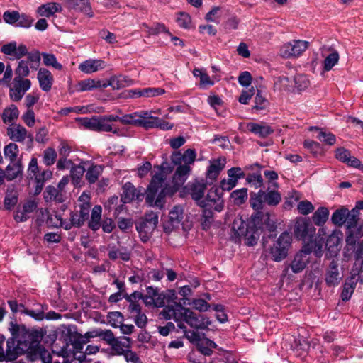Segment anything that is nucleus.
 I'll return each instance as SVG.
<instances>
[{"instance_id": "59", "label": "nucleus", "mask_w": 363, "mask_h": 363, "mask_svg": "<svg viewBox=\"0 0 363 363\" xmlns=\"http://www.w3.org/2000/svg\"><path fill=\"white\" fill-rule=\"evenodd\" d=\"M97 118L98 116L92 118H79L77 120L81 122V124L90 130L97 131Z\"/></svg>"}, {"instance_id": "37", "label": "nucleus", "mask_w": 363, "mask_h": 363, "mask_svg": "<svg viewBox=\"0 0 363 363\" xmlns=\"http://www.w3.org/2000/svg\"><path fill=\"white\" fill-rule=\"evenodd\" d=\"M198 350L206 356H210L213 351L212 349L216 348L217 345L212 340L208 338H203L196 345Z\"/></svg>"}, {"instance_id": "47", "label": "nucleus", "mask_w": 363, "mask_h": 363, "mask_svg": "<svg viewBox=\"0 0 363 363\" xmlns=\"http://www.w3.org/2000/svg\"><path fill=\"white\" fill-rule=\"evenodd\" d=\"M103 167L101 165H92L86 172V179L90 184H94L101 174Z\"/></svg>"}, {"instance_id": "38", "label": "nucleus", "mask_w": 363, "mask_h": 363, "mask_svg": "<svg viewBox=\"0 0 363 363\" xmlns=\"http://www.w3.org/2000/svg\"><path fill=\"white\" fill-rule=\"evenodd\" d=\"M69 342L73 346V352L77 353L83 351L84 346L88 343L86 337L77 333L70 337Z\"/></svg>"}, {"instance_id": "46", "label": "nucleus", "mask_w": 363, "mask_h": 363, "mask_svg": "<svg viewBox=\"0 0 363 363\" xmlns=\"http://www.w3.org/2000/svg\"><path fill=\"white\" fill-rule=\"evenodd\" d=\"M203 213L201 218V223L203 230H207L213 222V213L211 208H203Z\"/></svg>"}, {"instance_id": "10", "label": "nucleus", "mask_w": 363, "mask_h": 363, "mask_svg": "<svg viewBox=\"0 0 363 363\" xmlns=\"http://www.w3.org/2000/svg\"><path fill=\"white\" fill-rule=\"evenodd\" d=\"M18 340L19 346L22 347L27 351H35L38 347L40 341V335L37 330H27Z\"/></svg>"}, {"instance_id": "24", "label": "nucleus", "mask_w": 363, "mask_h": 363, "mask_svg": "<svg viewBox=\"0 0 363 363\" xmlns=\"http://www.w3.org/2000/svg\"><path fill=\"white\" fill-rule=\"evenodd\" d=\"M43 195L44 199L47 202L55 201L60 203H63L67 199V196L61 193L56 186L51 185L46 187Z\"/></svg>"}, {"instance_id": "1", "label": "nucleus", "mask_w": 363, "mask_h": 363, "mask_svg": "<svg viewBox=\"0 0 363 363\" xmlns=\"http://www.w3.org/2000/svg\"><path fill=\"white\" fill-rule=\"evenodd\" d=\"M160 315L165 320L173 319L180 329H186L184 323L196 329H206L211 323L205 315H197L189 308H186L177 303L166 306L160 312Z\"/></svg>"}, {"instance_id": "19", "label": "nucleus", "mask_w": 363, "mask_h": 363, "mask_svg": "<svg viewBox=\"0 0 363 363\" xmlns=\"http://www.w3.org/2000/svg\"><path fill=\"white\" fill-rule=\"evenodd\" d=\"M335 153L338 160L350 167L359 168L361 166L360 160L355 157H352L350 152L344 147L337 148Z\"/></svg>"}, {"instance_id": "25", "label": "nucleus", "mask_w": 363, "mask_h": 363, "mask_svg": "<svg viewBox=\"0 0 363 363\" xmlns=\"http://www.w3.org/2000/svg\"><path fill=\"white\" fill-rule=\"evenodd\" d=\"M62 8L61 5L55 2H49L42 4L38 8L37 12L39 16L50 18L55 13L61 12Z\"/></svg>"}, {"instance_id": "9", "label": "nucleus", "mask_w": 363, "mask_h": 363, "mask_svg": "<svg viewBox=\"0 0 363 363\" xmlns=\"http://www.w3.org/2000/svg\"><path fill=\"white\" fill-rule=\"evenodd\" d=\"M308 42L305 40H293L284 44L281 48V55L286 58L297 57L308 48Z\"/></svg>"}, {"instance_id": "30", "label": "nucleus", "mask_w": 363, "mask_h": 363, "mask_svg": "<svg viewBox=\"0 0 363 363\" xmlns=\"http://www.w3.org/2000/svg\"><path fill=\"white\" fill-rule=\"evenodd\" d=\"M84 222L85 221L79 217L78 211H75L71 212L69 221L61 220L60 225L65 230H70L72 227H81L84 225Z\"/></svg>"}, {"instance_id": "20", "label": "nucleus", "mask_w": 363, "mask_h": 363, "mask_svg": "<svg viewBox=\"0 0 363 363\" xmlns=\"http://www.w3.org/2000/svg\"><path fill=\"white\" fill-rule=\"evenodd\" d=\"M106 63L101 60L89 59L79 65V69L86 74H91L104 69Z\"/></svg>"}, {"instance_id": "13", "label": "nucleus", "mask_w": 363, "mask_h": 363, "mask_svg": "<svg viewBox=\"0 0 363 363\" xmlns=\"http://www.w3.org/2000/svg\"><path fill=\"white\" fill-rule=\"evenodd\" d=\"M311 250L307 247L296 253L290 264L291 269L294 273H298L303 271L309 261L308 255Z\"/></svg>"}, {"instance_id": "57", "label": "nucleus", "mask_w": 363, "mask_h": 363, "mask_svg": "<svg viewBox=\"0 0 363 363\" xmlns=\"http://www.w3.org/2000/svg\"><path fill=\"white\" fill-rule=\"evenodd\" d=\"M34 19L28 14L20 13L19 18L16 24V26L21 27L23 28H29L32 26Z\"/></svg>"}, {"instance_id": "55", "label": "nucleus", "mask_w": 363, "mask_h": 363, "mask_svg": "<svg viewBox=\"0 0 363 363\" xmlns=\"http://www.w3.org/2000/svg\"><path fill=\"white\" fill-rule=\"evenodd\" d=\"M339 60V54L337 51H333L329 54L324 60V69L330 71Z\"/></svg>"}, {"instance_id": "27", "label": "nucleus", "mask_w": 363, "mask_h": 363, "mask_svg": "<svg viewBox=\"0 0 363 363\" xmlns=\"http://www.w3.org/2000/svg\"><path fill=\"white\" fill-rule=\"evenodd\" d=\"M357 281L354 277L352 276L345 280L343 289L341 293V298L343 301H347L350 299L354 291Z\"/></svg>"}, {"instance_id": "18", "label": "nucleus", "mask_w": 363, "mask_h": 363, "mask_svg": "<svg viewBox=\"0 0 363 363\" xmlns=\"http://www.w3.org/2000/svg\"><path fill=\"white\" fill-rule=\"evenodd\" d=\"M325 276V280L328 286H335L340 284L342 276L339 272L337 262L335 260L331 261Z\"/></svg>"}, {"instance_id": "63", "label": "nucleus", "mask_w": 363, "mask_h": 363, "mask_svg": "<svg viewBox=\"0 0 363 363\" xmlns=\"http://www.w3.org/2000/svg\"><path fill=\"white\" fill-rule=\"evenodd\" d=\"M85 169L82 165H73L70 170V175L73 181L78 182L84 174Z\"/></svg>"}, {"instance_id": "7", "label": "nucleus", "mask_w": 363, "mask_h": 363, "mask_svg": "<svg viewBox=\"0 0 363 363\" xmlns=\"http://www.w3.org/2000/svg\"><path fill=\"white\" fill-rule=\"evenodd\" d=\"M222 191L218 187H212L208 192L206 197L199 201V206L202 208H213L218 212L222 211L224 208Z\"/></svg>"}, {"instance_id": "15", "label": "nucleus", "mask_w": 363, "mask_h": 363, "mask_svg": "<svg viewBox=\"0 0 363 363\" xmlns=\"http://www.w3.org/2000/svg\"><path fill=\"white\" fill-rule=\"evenodd\" d=\"M121 201L124 203H130L134 200L141 201L143 193L140 189H136L130 182H126L122 187Z\"/></svg>"}, {"instance_id": "52", "label": "nucleus", "mask_w": 363, "mask_h": 363, "mask_svg": "<svg viewBox=\"0 0 363 363\" xmlns=\"http://www.w3.org/2000/svg\"><path fill=\"white\" fill-rule=\"evenodd\" d=\"M158 117L143 116V118H139L138 125L145 128V129L153 128L157 127Z\"/></svg>"}, {"instance_id": "6", "label": "nucleus", "mask_w": 363, "mask_h": 363, "mask_svg": "<svg viewBox=\"0 0 363 363\" xmlns=\"http://www.w3.org/2000/svg\"><path fill=\"white\" fill-rule=\"evenodd\" d=\"M316 229L313 224L306 218H301L298 219L294 225V234L297 240H303L304 242H312Z\"/></svg>"}, {"instance_id": "14", "label": "nucleus", "mask_w": 363, "mask_h": 363, "mask_svg": "<svg viewBox=\"0 0 363 363\" xmlns=\"http://www.w3.org/2000/svg\"><path fill=\"white\" fill-rule=\"evenodd\" d=\"M7 135L11 140L18 143H23L27 138L33 141L32 135L28 134L27 130L18 123H12L7 128Z\"/></svg>"}, {"instance_id": "49", "label": "nucleus", "mask_w": 363, "mask_h": 363, "mask_svg": "<svg viewBox=\"0 0 363 363\" xmlns=\"http://www.w3.org/2000/svg\"><path fill=\"white\" fill-rule=\"evenodd\" d=\"M315 129L318 133L317 135V138L320 140L321 142L325 143L327 145H333L336 142V137L334 134L324 131L321 129H319L318 128H313Z\"/></svg>"}, {"instance_id": "12", "label": "nucleus", "mask_w": 363, "mask_h": 363, "mask_svg": "<svg viewBox=\"0 0 363 363\" xmlns=\"http://www.w3.org/2000/svg\"><path fill=\"white\" fill-rule=\"evenodd\" d=\"M228 179H223L220 182L222 191H230L234 188L240 179L245 177V173L240 167H232L228 170Z\"/></svg>"}, {"instance_id": "62", "label": "nucleus", "mask_w": 363, "mask_h": 363, "mask_svg": "<svg viewBox=\"0 0 363 363\" xmlns=\"http://www.w3.org/2000/svg\"><path fill=\"white\" fill-rule=\"evenodd\" d=\"M297 209L301 214L308 215L314 210V206L311 202L305 200L298 203Z\"/></svg>"}, {"instance_id": "53", "label": "nucleus", "mask_w": 363, "mask_h": 363, "mask_svg": "<svg viewBox=\"0 0 363 363\" xmlns=\"http://www.w3.org/2000/svg\"><path fill=\"white\" fill-rule=\"evenodd\" d=\"M57 159V152L52 147H48L43 152V161L46 166H51Z\"/></svg>"}, {"instance_id": "56", "label": "nucleus", "mask_w": 363, "mask_h": 363, "mask_svg": "<svg viewBox=\"0 0 363 363\" xmlns=\"http://www.w3.org/2000/svg\"><path fill=\"white\" fill-rule=\"evenodd\" d=\"M246 182L255 189L261 187L263 184V179L259 173L249 174L246 177Z\"/></svg>"}, {"instance_id": "29", "label": "nucleus", "mask_w": 363, "mask_h": 363, "mask_svg": "<svg viewBox=\"0 0 363 363\" xmlns=\"http://www.w3.org/2000/svg\"><path fill=\"white\" fill-rule=\"evenodd\" d=\"M329 210L326 207H319L313 213L312 220L314 225L322 227L325 225L329 218Z\"/></svg>"}, {"instance_id": "3", "label": "nucleus", "mask_w": 363, "mask_h": 363, "mask_svg": "<svg viewBox=\"0 0 363 363\" xmlns=\"http://www.w3.org/2000/svg\"><path fill=\"white\" fill-rule=\"evenodd\" d=\"M164 173L161 171L152 176L147 187L145 201L151 206L163 208L164 198L169 189L165 184Z\"/></svg>"}, {"instance_id": "31", "label": "nucleus", "mask_w": 363, "mask_h": 363, "mask_svg": "<svg viewBox=\"0 0 363 363\" xmlns=\"http://www.w3.org/2000/svg\"><path fill=\"white\" fill-rule=\"evenodd\" d=\"M164 90L161 88H145L143 89H135L132 91V97H153L162 95Z\"/></svg>"}, {"instance_id": "28", "label": "nucleus", "mask_w": 363, "mask_h": 363, "mask_svg": "<svg viewBox=\"0 0 363 363\" xmlns=\"http://www.w3.org/2000/svg\"><path fill=\"white\" fill-rule=\"evenodd\" d=\"M102 208L101 206H95L91 211V218L88 223V227L93 231H96L101 228Z\"/></svg>"}, {"instance_id": "45", "label": "nucleus", "mask_w": 363, "mask_h": 363, "mask_svg": "<svg viewBox=\"0 0 363 363\" xmlns=\"http://www.w3.org/2000/svg\"><path fill=\"white\" fill-rule=\"evenodd\" d=\"M230 198L235 205H242L247 199V189L246 188H242L235 190L230 194Z\"/></svg>"}, {"instance_id": "39", "label": "nucleus", "mask_w": 363, "mask_h": 363, "mask_svg": "<svg viewBox=\"0 0 363 363\" xmlns=\"http://www.w3.org/2000/svg\"><path fill=\"white\" fill-rule=\"evenodd\" d=\"M264 191L260 189L257 193H251L250 199V206L257 212L263 208L264 200Z\"/></svg>"}, {"instance_id": "23", "label": "nucleus", "mask_w": 363, "mask_h": 363, "mask_svg": "<svg viewBox=\"0 0 363 363\" xmlns=\"http://www.w3.org/2000/svg\"><path fill=\"white\" fill-rule=\"evenodd\" d=\"M110 346L114 354H123L130 347V338L124 336L116 337Z\"/></svg>"}, {"instance_id": "60", "label": "nucleus", "mask_w": 363, "mask_h": 363, "mask_svg": "<svg viewBox=\"0 0 363 363\" xmlns=\"http://www.w3.org/2000/svg\"><path fill=\"white\" fill-rule=\"evenodd\" d=\"M18 18L19 12L18 11H6L3 14V19L8 24L16 26Z\"/></svg>"}, {"instance_id": "32", "label": "nucleus", "mask_w": 363, "mask_h": 363, "mask_svg": "<svg viewBox=\"0 0 363 363\" xmlns=\"http://www.w3.org/2000/svg\"><path fill=\"white\" fill-rule=\"evenodd\" d=\"M206 189V184L203 182H196L191 185L190 194L198 204L203 199Z\"/></svg>"}, {"instance_id": "43", "label": "nucleus", "mask_w": 363, "mask_h": 363, "mask_svg": "<svg viewBox=\"0 0 363 363\" xmlns=\"http://www.w3.org/2000/svg\"><path fill=\"white\" fill-rule=\"evenodd\" d=\"M158 223V215L152 211L147 212L145 214V218L138 225H144L145 227H148L150 229H153L157 227Z\"/></svg>"}, {"instance_id": "21", "label": "nucleus", "mask_w": 363, "mask_h": 363, "mask_svg": "<svg viewBox=\"0 0 363 363\" xmlns=\"http://www.w3.org/2000/svg\"><path fill=\"white\" fill-rule=\"evenodd\" d=\"M37 77L40 89L44 91H49L54 82L52 73L45 68H40Z\"/></svg>"}, {"instance_id": "17", "label": "nucleus", "mask_w": 363, "mask_h": 363, "mask_svg": "<svg viewBox=\"0 0 363 363\" xmlns=\"http://www.w3.org/2000/svg\"><path fill=\"white\" fill-rule=\"evenodd\" d=\"M225 158L220 157L211 161L206 174L207 183L209 184H213L225 167Z\"/></svg>"}, {"instance_id": "54", "label": "nucleus", "mask_w": 363, "mask_h": 363, "mask_svg": "<svg viewBox=\"0 0 363 363\" xmlns=\"http://www.w3.org/2000/svg\"><path fill=\"white\" fill-rule=\"evenodd\" d=\"M295 86L299 91H303L310 86V80L306 75L297 74L294 77Z\"/></svg>"}, {"instance_id": "5", "label": "nucleus", "mask_w": 363, "mask_h": 363, "mask_svg": "<svg viewBox=\"0 0 363 363\" xmlns=\"http://www.w3.org/2000/svg\"><path fill=\"white\" fill-rule=\"evenodd\" d=\"M291 235L288 232L282 233L270 248L272 259L275 262H280L285 259L291 243Z\"/></svg>"}, {"instance_id": "4", "label": "nucleus", "mask_w": 363, "mask_h": 363, "mask_svg": "<svg viewBox=\"0 0 363 363\" xmlns=\"http://www.w3.org/2000/svg\"><path fill=\"white\" fill-rule=\"evenodd\" d=\"M363 233L359 230L347 232L346 245L345 247L347 256H353L359 259L363 253Z\"/></svg>"}, {"instance_id": "33", "label": "nucleus", "mask_w": 363, "mask_h": 363, "mask_svg": "<svg viewBox=\"0 0 363 363\" xmlns=\"http://www.w3.org/2000/svg\"><path fill=\"white\" fill-rule=\"evenodd\" d=\"M359 212L356 208H353L350 211L347 210L346 221L345 223L347 231L359 230V229H356L359 220Z\"/></svg>"}, {"instance_id": "40", "label": "nucleus", "mask_w": 363, "mask_h": 363, "mask_svg": "<svg viewBox=\"0 0 363 363\" xmlns=\"http://www.w3.org/2000/svg\"><path fill=\"white\" fill-rule=\"evenodd\" d=\"M52 173L50 170H43L40 173H37L34 177L36 182L35 192L39 194L44 186L45 182L51 178Z\"/></svg>"}, {"instance_id": "48", "label": "nucleus", "mask_w": 363, "mask_h": 363, "mask_svg": "<svg viewBox=\"0 0 363 363\" xmlns=\"http://www.w3.org/2000/svg\"><path fill=\"white\" fill-rule=\"evenodd\" d=\"M18 152V147L14 143H9L4 149L5 157L9 159L11 162L16 161Z\"/></svg>"}, {"instance_id": "34", "label": "nucleus", "mask_w": 363, "mask_h": 363, "mask_svg": "<svg viewBox=\"0 0 363 363\" xmlns=\"http://www.w3.org/2000/svg\"><path fill=\"white\" fill-rule=\"evenodd\" d=\"M263 197L264 202L272 206H277L281 200L280 193L277 190L269 189V188L264 191Z\"/></svg>"}, {"instance_id": "50", "label": "nucleus", "mask_w": 363, "mask_h": 363, "mask_svg": "<svg viewBox=\"0 0 363 363\" xmlns=\"http://www.w3.org/2000/svg\"><path fill=\"white\" fill-rule=\"evenodd\" d=\"M97 131L116 133L117 129L113 128V125L108 122L104 116H101L97 118Z\"/></svg>"}, {"instance_id": "36", "label": "nucleus", "mask_w": 363, "mask_h": 363, "mask_svg": "<svg viewBox=\"0 0 363 363\" xmlns=\"http://www.w3.org/2000/svg\"><path fill=\"white\" fill-rule=\"evenodd\" d=\"M18 116L19 111L17 106L14 104H11L4 110L1 117L4 123H9L16 120Z\"/></svg>"}, {"instance_id": "26", "label": "nucleus", "mask_w": 363, "mask_h": 363, "mask_svg": "<svg viewBox=\"0 0 363 363\" xmlns=\"http://www.w3.org/2000/svg\"><path fill=\"white\" fill-rule=\"evenodd\" d=\"M196 159V152L193 149L186 150L183 155L180 152L174 154L172 156V161L175 164H179L182 160L186 164H191L194 162Z\"/></svg>"}, {"instance_id": "42", "label": "nucleus", "mask_w": 363, "mask_h": 363, "mask_svg": "<svg viewBox=\"0 0 363 363\" xmlns=\"http://www.w3.org/2000/svg\"><path fill=\"white\" fill-rule=\"evenodd\" d=\"M347 214V209L341 208L337 209L333 212L331 216V221L337 226H342L346 221V216Z\"/></svg>"}, {"instance_id": "61", "label": "nucleus", "mask_w": 363, "mask_h": 363, "mask_svg": "<svg viewBox=\"0 0 363 363\" xmlns=\"http://www.w3.org/2000/svg\"><path fill=\"white\" fill-rule=\"evenodd\" d=\"M178 25L185 29H189L191 26V18L186 13H180L177 18Z\"/></svg>"}, {"instance_id": "8", "label": "nucleus", "mask_w": 363, "mask_h": 363, "mask_svg": "<svg viewBox=\"0 0 363 363\" xmlns=\"http://www.w3.org/2000/svg\"><path fill=\"white\" fill-rule=\"evenodd\" d=\"M30 86L31 82L30 79L15 77L13 82L9 84V96L11 99L13 101H21Z\"/></svg>"}, {"instance_id": "35", "label": "nucleus", "mask_w": 363, "mask_h": 363, "mask_svg": "<svg viewBox=\"0 0 363 363\" xmlns=\"http://www.w3.org/2000/svg\"><path fill=\"white\" fill-rule=\"evenodd\" d=\"M190 170L191 168L188 164H184L183 165H179L177 168L174 175V180L176 184L178 185L183 184L186 182Z\"/></svg>"}, {"instance_id": "16", "label": "nucleus", "mask_w": 363, "mask_h": 363, "mask_svg": "<svg viewBox=\"0 0 363 363\" xmlns=\"http://www.w3.org/2000/svg\"><path fill=\"white\" fill-rule=\"evenodd\" d=\"M115 79H111L108 82L101 81L99 79H86L82 80L77 84V90L79 91H91L94 89L106 88L108 86H113Z\"/></svg>"}, {"instance_id": "58", "label": "nucleus", "mask_w": 363, "mask_h": 363, "mask_svg": "<svg viewBox=\"0 0 363 363\" xmlns=\"http://www.w3.org/2000/svg\"><path fill=\"white\" fill-rule=\"evenodd\" d=\"M30 70L28 66V63L24 60H21L18 62V65L15 70L16 77H19V78L25 79L29 75Z\"/></svg>"}, {"instance_id": "41", "label": "nucleus", "mask_w": 363, "mask_h": 363, "mask_svg": "<svg viewBox=\"0 0 363 363\" xmlns=\"http://www.w3.org/2000/svg\"><path fill=\"white\" fill-rule=\"evenodd\" d=\"M169 222L172 225H178L184 218V209L181 206H175L169 213Z\"/></svg>"}, {"instance_id": "2", "label": "nucleus", "mask_w": 363, "mask_h": 363, "mask_svg": "<svg viewBox=\"0 0 363 363\" xmlns=\"http://www.w3.org/2000/svg\"><path fill=\"white\" fill-rule=\"evenodd\" d=\"M262 212H256L251 216L250 220L247 219V221L243 216L235 217L232 224L235 235L242 237L247 245L254 246L260 236L259 229L262 223Z\"/></svg>"}, {"instance_id": "64", "label": "nucleus", "mask_w": 363, "mask_h": 363, "mask_svg": "<svg viewBox=\"0 0 363 363\" xmlns=\"http://www.w3.org/2000/svg\"><path fill=\"white\" fill-rule=\"evenodd\" d=\"M136 229L139 233L140 238L143 242H147L151 235L153 229H150L148 227H145L144 225H137Z\"/></svg>"}, {"instance_id": "44", "label": "nucleus", "mask_w": 363, "mask_h": 363, "mask_svg": "<svg viewBox=\"0 0 363 363\" xmlns=\"http://www.w3.org/2000/svg\"><path fill=\"white\" fill-rule=\"evenodd\" d=\"M5 178L11 181L16 179L20 174L22 173V167L20 164L13 163L7 166L4 171Z\"/></svg>"}, {"instance_id": "22", "label": "nucleus", "mask_w": 363, "mask_h": 363, "mask_svg": "<svg viewBox=\"0 0 363 363\" xmlns=\"http://www.w3.org/2000/svg\"><path fill=\"white\" fill-rule=\"evenodd\" d=\"M247 130L262 138H265L274 133V130L264 123H249L247 124Z\"/></svg>"}, {"instance_id": "51", "label": "nucleus", "mask_w": 363, "mask_h": 363, "mask_svg": "<svg viewBox=\"0 0 363 363\" xmlns=\"http://www.w3.org/2000/svg\"><path fill=\"white\" fill-rule=\"evenodd\" d=\"M42 57L45 65L51 66L57 70L62 69V65L57 62L56 57L53 54L43 52Z\"/></svg>"}, {"instance_id": "11", "label": "nucleus", "mask_w": 363, "mask_h": 363, "mask_svg": "<svg viewBox=\"0 0 363 363\" xmlns=\"http://www.w3.org/2000/svg\"><path fill=\"white\" fill-rule=\"evenodd\" d=\"M146 294L144 295V303L147 306L161 308L164 306L166 296L160 293L157 288L148 286L146 289Z\"/></svg>"}]
</instances>
